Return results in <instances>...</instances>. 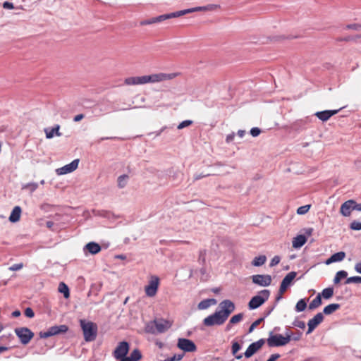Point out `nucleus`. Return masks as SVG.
Instances as JSON below:
<instances>
[{
  "mask_svg": "<svg viewBox=\"0 0 361 361\" xmlns=\"http://www.w3.org/2000/svg\"><path fill=\"white\" fill-rule=\"evenodd\" d=\"M220 310L216 311L214 314L207 317L203 320L206 326L214 325L220 326L225 323L230 314L235 309V304L230 300H224L219 303Z\"/></svg>",
  "mask_w": 361,
  "mask_h": 361,
  "instance_id": "nucleus-1",
  "label": "nucleus"
},
{
  "mask_svg": "<svg viewBox=\"0 0 361 361\" xmlns=\"http://www.w3.org/2000/svg\"><path fill=\"white\" fill-rule=\"evenodd\" d=\"M219 7V6L216 5V4H209L205 6L194 7L192 8L185 9V10H182L180 11H177V12L161 15L157 17H154V18H152L148 20H142L140 22V25H147L157 23H160V22H162L164 20H168V19H170L172 18L180 17L181 16H183V15H185L188 13H193V12L215 10V9L218 8Z\"/></svg>",
  "mask_w": 361,
  "mask_h": 361,
  "instance_id": "nucleus-2",
  "label": "nucleus"
},
{
  "mask_svg": "<svg viewBox=\"0 0 361 361\" xmlns=\"http://www.w3.org/2000/svg\"><path fill=\"white\" fill-rule=\"evenodd\" d=\"M130 349V345L126 341L120 342L115 348L113 355L116 360L120 361H139L142 358V353L137 348L134 349L130 356H126Z\"/></svg>",
  "mask_w": 361,
  "mask_h": 361,
  "instance_id": "nucleus-3",
  "label": "nucleus"
},
{
  "mask_svg": "<svg viewBox=\"0 0 361 361\" xmlns=\"http://www.w3.org/2000/svg\"><path fill=\"white\" fill-rule=\"evenodd\" d=\"M80 324L82 330L85 341L86 342L94 341L97 338L98 331L97 324L86 321L85 319H80Z\"/></svg>",
  "mask_w": 361,
  "mask_h": 361,
  "instance_id": "nucleus-4",
  "label": "nucleus"
},
{
  "mask_svg": "<svg viewBox=\"0 0 361 361\" xmlns=\"http://www.w3.org/2000/svg\"><path fill=\"white\" fill-rule=\"evenodd\" d=\"M270 291L264 289L259 292L258 295L252 297L248 303L249 309L254 310L258 308L264 304L269 298Z\"/></svg>",
  "mask_w": 361,
  "mask_h": 361,
  "instance_id": "nucleus-5",
  "label": "nucleus"
},
{
  "mask_svg": "<svg viewBox=\"0 0 361 361\" xmlns=\"http://www.w3.org/2000/svg\"><path fill=\"white\" fill-rule=\"evenodd\" d=\"M291 340V335L286 334V336L281 334L271 335L267 339V344L270 347L283 346L288 344Z\"/></svg>",
  "mask_w": 361,
  "mask_h": 361,
  "instance_id": "nucleus-6",
  "label": "nucleus"
},
{
  "mask_svg": "<svg viewBox=\"0 0 361 361\" xmlns=\"http://www.w3.org/2000/svg\"><path fill=\"white\" fill-rule=\"evenodd\" d=\"M179 75L178 73H154L149 75H145L147 83H155L160 82L166 80H171L177 77Z\"/></svg>",
  "mask_w": 361,
  "mask_h": 361,
  "instance_id": "nucleus-7",
  "label": "nucleus"
},
{
  "mask_svg": "<svg viewBox=\"0 0 361 361\" xmlns=\"http://www.w3.org/2000/svg\"><path fill=\"white\" fill-rule=\"evenodd\" d=\"M15 333L19 338L20 343L23 345L29 343L31 339L34 337V333L26 327L16 328L15 329Z\"/></svg>",
  "mask_w": 361,
  "mask_h": 361,
  "instance_id": "nucleus-8",
  "label": "nucleus"
},
{
  "mask_svg": "<svg viewBox=\"0 0 361 361\" xmlns=\"http://www.w3.org/2000/svg\"><path fill=\"white\" fill-rule=\"evenodd\" d=\"M159 285V279L156 276H151L149 284L145 288L146 295L149 297H154L157 293Z\"/></svg>",
  "mask_w": 361,
  "mask_h": 361,
  "instance_id": "nucleus-9",
  "label": "nucleus"
},
{
  "mask_svg": "<svg viewBox=\"0 0 361 361\" xmlns=\"http://www.w3.org/2000/svg\"><path fill=\"white\" fill-rule=\"evenodd\" d=\"M68 330V328L66 325H59V326H53L50 327L48 331L45 332H41L40 336L42 338H47L51 336H54L61 333H66Z\"/></svg>",
  "mask_w": 361,
  "mask_h": 361,
  "instance_id": "nucleus-10",
  "label": "nucleus"
},
{
  "mask_svg": "<svg viewBox=\"0 0 361 361\" xmlns=\"http://www.w3.org/2000/svg\"><path fill=\"white\" fill-rule=\"evenodd\" d=\"M264 343L265 341L263 338H261L257 341L251 343L244 353L245 357L247 358L252 357L264 345Z\"/></svg>",
  "mask_w": 361,
  "mask_h": 361,
  "instance_id": "nucleus-11",
  "label": "nucleus"
},
{
  "mask_svg": "<svg viewBox=\"0 0 361 361\" xmlns=\"http://www.w3.org/2000/svg\"><path fill=\"white\" fill-rule=\"evenodd\" d=\"M177 345L185 352H194L197 348L194 342L187 338H179Z\"/></svg>",
  "mask_w": 361,
  "mask_h": 361,
  "instance_id": "nucleus-12",
  "label": "nucleus"
},
{
  "mask_svg": "<svg viewBox=\"0 0 361 361\" xmlns=\"http://www.w3.org/2000/svg\"><path fill=\"white\" fill-rule=\"evenodd\" d=\"M297 274L295 271L289 272L282 280L279 288V293L283 295L295 278Z\"/></svg>",
  "mask_w": 361,
  "mask_h": 361,
  "instance_id": "nucleus-13",
  "label": "nucleus"
},
{
  "mask_svg": "<svg viewBox=\"0 0 361 361\" xmlns=\"http://www.w3.org/2000/svg\"><path fill=\"white\" fill-rule=\"evenodd\" d=\"M79 159H74L71 163L56 170L58 175H64L74 171L78 166Z\"/></svg>",
  "mask_w": 361,
  "mask_h": 361,
  "instance_id": "nucleus-14",
  "label": "nucleus"
},
{
  "mask_svg": "<svg viewBox=\"0 0 361 361\" xmlns=\"http://www.w3.org/2000/svg\"><path fill=\"white\" fill-rule=\"evenodd\" d=\"M252 281L259 286H268L271 283V278L269 275L257 274L252 276Z\"/></svg>",
  "mask_w": 361,
  "mask_h": 361,
  "instance_id": "nucleus-15",
  "label": "nucleus"
},
{
  "mask_svg": "<svg viewBox=\"0 0 361 361\" xmlns=\"http://www.w3.org/2000/svg\"><path fill=\"white\" fill-rule=\"evenodd\" d=\"M324 320L323 314L321 312L317 313L312 319H310L307 326L308 330L307 334H309L314 331V329L321 324Z\"/></svg>",
  "mask_w": 361,
  "mask_h": 361,
  "instance_id": "nucleus-16",
  "label": "nucleus"
},
{
  "mask_svg": "<svg viewBox=\"0 0 361 361\" xmlns=\"http://www.w3.org/2000/svg\"><path fill=\"white\" fill-rule=\"evenodd\" d=\"M343 107L340 108L336 110H325L322 111H317L314 114V115L321 121H328L332 116L338 113L340 110H341Z\"/></svg>",
  "mask_w": 361,
  "mask_h": 361,
  "instance_id": "nucleus-17",
  "label": "nucleus"
},
{
  "mask_svg": "<svg viewBox=\"0 0 361 361\" xmlns=\"http://www.w3.org/2000/svg\"><path fill=\"white\" fill-rule=\"evenodd\" d=\"M124 84L126 85H145L147 84L146 77L145 75L128 77L124 80Z\"/></svg>",
  "mask_w": 361,
  "mask_h": 361,
  "instance_id": "nucleus-18",
  "label": "nucleus"
},
{
  "mask_svg": "<svg viewBox=\"0 0 361 361\" xmlns=\"http://www.w3.org/2000/svg\"><path fill=\"white\" fill-rule=\"evenodd\" d=\"M354 204H355V201L353 200L345 201L341 206V214L344 216H349L351 214L352 210L354 209Z\"/></svg>",
  "mask_w": 361,
  "mask_h": 361,
  "instance_id": "nucleus-19",
  "label": "nucleus"
},
{
  "mask_svg": "<svg viewBox=\"0 0 361 361\" xmlns=\"http://www.w3.org/2000/svg\"><path fill=\"white\" fill-rule=\"evenodd\" d=\"M154 324L158 333H164L167 331L172 325L171 322L166 319L154 320Z\"/></svg>",
  "mask_w": 361,
  "mask_h": 361,
  "instance_id": "nucleus-20",
  "label": "nucleus"
},
{
  "mask_svg": "<svg viewBox=\"0 0 361 361\" xmlns=\"http://www.w3.org/2000/svg\"><path fill=\"white\" fill-rule=\"evenodd\" d=\"M307 242V238L304 235H298L293 238L292 241V246L295 249L300 248Z\"/></svg>",
  "mask_w": 361,
  "mask_h": 361,
  "instance_id": "nucleus-21",
  "label": "nucleus"
},
{
  "mask_svg": "<svg viewBox=\"0 0 361 361\" xmlns=\"http://www.w3.org/2000/svg\"><path fill=\"white\" fill-rule=\"evenodd\" d=\"M345 257V253L343 251L336 252L332 255L326 261V264H330L334 262H341Z\"/></svg>",
  "mask_w": 361,
  "mask_h": 361,
  "instance_id": "nucleus-22",
  "label": "nucleus"
},
{
  "mask_svg": "<svg viewBox=\"0 0 361 361\" xmlns=\"http://www.w3.org/2000/svg\"><path fill=\"white\" fill-rule=\"evenodd\" d=\"M21 212V208L19 206H16L11 212L9 221L13 223L18 221L20 218Z\"/></svg>",
  "mask_w": 361,
  "mask_h": 361,
  "instance_id": "nucleus-23",
  "label": "nucleus"
},
{
  "mask_svg": "<svg viewBox=\"0 0 361 361\" xmlns=\"http://www.w3.org/2000/svg\"><path fill=\"white\" fill-rule=\"evenodd\" d=\"M243 318V314L239 313L233 315L229 320L228 323L226 325V330H230L232 328V326L242 321Z\"/></svg>",
  "mask_w": 361,
  "mask_h": 361,
  "instance_id": "nucleus-24",
  "label": "nucleus"
},
{
  "mask_svg": "<svg viewBox=\"0 0 361 361\" xmlns=\"http://www.w3.org/2000/svg\"><path fill=\"white\" fill-rule=\"evenodd\" d=\"M85 249L87 250L90 253L95 255L100 252L101 247L99 244L94 242H91L85 245Z\"/></svg>",
  "mask_w": 361,
  "mask_h": 361,
  "instance_id": "nucleus-25",
  "label": "nucleus"
},
{
  "mask_svg": "<svg viewBox=\"0 0 361 361\" xmlns=\"http://www.w3.org/2000/svg\"><path fill=\"white\" fill-rule=\"evenodd\" d=\"M216 303V300L215 299H206L202 300L198 304V309L200 310H206L209 307L212 305H215Z\"/></svg>",
  "mask_w": 361,
  "mask_h": 361,
  "instance_id": "nucleus-26",
  "label": "nucleus"
},
{
  "mask_svg": "<svg viewBox=\"0 0 361 361\" xmlns=\"http://www.w3.org/2000/svg\"><path fill=\"white\" fill-rule=\"evenodd\" d=\"M59 129L60 126L59 125H56L55 127L52 128L50 130L46 129L45 133L47 138H52L54 136V135L57 136H61V133H59Z\"/></svg>",
  "mask_w": 361,
  "mask_h": 361,
  "instance_id": "nucleus-27",
  "label": "nucleus"
},
{
  "mask_svg": "<svg viewBox=\"0 0 361 361\" xmlns=\"http://www.w3.org/2000/svg\"><path fill=\"white\" fill-rule=\"evenodd\" d=\"M340 307H341V305L338 303H332V304H330V305L326 306L324 308L323 312H324V314H327V315L331 314L333 312L338 310L340 308Z\"/></svg>",
  "mask_w": 361,
  "mask_h": 361,
  "instance_id": "nucleus-28",
  "label": "nucleus"
},
{
  "mask_svg": "<svg viewBox=\"0 0 361 361\" xmlns=\"http://www.w3.org/2000/svg\"><path fill=\"white\" fill-rule=\"evenodd\" d=\"M322 305L321 295L318 294L309 305L310 310H314Z\"/></svg>",
  "mask_w": 361,
  "mask_h": 361,
  "instance_id": "nucleus-29",
  "label": "nucleus"
},
{
  "mask_svg": "<svg viewBox=\"0 0 361 361\" xmlns=\"http://www.w3.org/2000/svg\"><path fill=\"white\" fill-rule=\"evenodd\" d=\"M241 346L237 341H233L232 343L231 351L232 354L235 355V358L240 360L243 357V355H236V353L240 350Z\"/></svg>",
  "mask_w": 361,
  "mask_h": 361,
  "instance_id": "nucleus-30",
  "label": "nucleus"
},
{
  "mask_svg": "<svg viewBox=\"0 0 361 361\" xmlns=\"http://www.w3.org/2000/svg\"><path fill=\"white\" fill-rule=\"evenodd\" d=\"M267 261L265 255H260L254 258L252 262V264L255 267H259L263 265Z\"/></svg>",
  "mask_w": 361,
  "mask_h": 361,
  "instance_id": "nucleus-31",
  "label": "nucleus"
},
{
  "mask_svg": "<svg viewBox=\"0 0 361 361\" xmlns=\"http://www.w3.org/2000/svg\"><path fill=\"white\" fill-rule=\"evenodd\" d=\"M348 276V273L345 271H339L336 273L334 279V283L337 284L342 279L346 278Z\"/></svg>",
  "mask_w": 361,
  "mask_h": 361,
  "instance_id": "nucleus-32",
  "label": "nucleus"
},
{
  "mask_svg": "<svg viewBox=\"0 0 361 361\" xmlns=\"http://www.w3.org/2000/svg\"><path fill=\"white\" fill-rule=\"evenodd\" d=\"M59 290L63 293L64 298H68L70 296L69 289L64 283H60Z\"/></svg>",
  "mask_w": 361,
  "mask_h": 361,
  "instance_id": "nucleus-33",
  "label": "nucleus"
},
{
  "mask_svg": "<svg viewBox=\"0 0 361 361\" xmlns=\"http://www.w3.org/2000/svg\"><path fill=\"white\" fill-rule=\"evenodd\" d=\"M306 307H307V303H306L305 300L304 299H301L297 302V304L295 305V310L297 312H302V311H304Z\"/></svg>",
  "mask_w": 361,
  "mask_h": 361,
  "instance_id": "nucleus-34",
  "label": "nucleus"
},
{
  "mask_svg": "<svg viewBox=\"0 0 361 361\" xmlns=\"http://www.w3.org/2000/svg\"><path fill=\"white\" fill-rule=\"evenodd\" d=\"M334 295V289L333 288H326L324 289L322 292V295L325 299H329L331 298Z\"/></svg>",
  "mask_w": 361,
  "mask_h": 361,
  "instance_id": "nucleus-35",
  "label": "nucleus"
},
{
  "mask_svg": "<svg viewBox=\"0 0 361 361\" xmlns=\"http://www.w3.org/2000/svg\"><path fill=\"white\" fill-rule=\"evenodd\" d=\"M359 38H361V35H358L355 37L346 36L345 37H338V38H336V42H350V41H354Z\"/></svg>",
  "mask_w": 361,
  "mask_h": 361,
  "instance_id": "nucleus-36",
  "label": "nucleus"
},
{
  "mask_svg": "<svg viewBox=\"0 0 361 361\" xmlns=\"http://www.w3.org/2000/svg\"><path fill=\"white\" fill-rule=\"evenodd\" d=\"M345 30H353L355 31H361V24L360 23H350L345 26Z\"/></svg>",
  "mask_w": 361,
  "mask_h": 361,
  "instance_id": "nucleus-37",
  "label": "nucleus"
},
{
  "mask_svg": "<svg viewBox=\"0 0 361 361\" xmlns=\"http://www.w3.org/2000/svg\"><path fill=\"white\" fill-rule=\"evenodd\" d=\"M128 178V176L127 175H123L120 176L118 178V185L119 188H124L126 185V181Z\"/></svg>",
  "mask_w": 361,
  "mask_h": 361,
  "instance_id": "nucleus-38",
  "label": "nucleus"
},
{
  "mask_svg": "<svg viewBox=\"0 0 361 361\" xmlns=\"http://www.w3.org/2000/svg\"><path fill=\"white\" fill-rule=\"evenodd\" d=\"M310 208V205H309V204L301 206L298 208L297 214H298L300 215L305 214L309 211Z\"/></svg>",
  "mask_w": 361,
  "mask_h": 361,
  "instance_id": "nucleus-39",
  "label": "nucleus"
},
{
  "mask_svg": "<svg viewBox=\"0 0 361 361\" xmlns=\"http://www.w3.org/2000/svg\"><path fill=\"white\" fill-rule=\"evenodd\" d=\"M361 283V276H351L346 279L345 283Z\"/></svg>",
  "mask_w": 361,
  "mask_h": 361,
  "instance_id": "nucleus-40",
  "label": "nucleus"
},
{
  "mask_svg": "<svg viewBox=\"0 0 361 361\" xmlns=\"http://www.w3.org/2000/svg\"><path fill=\"white\" fill-rule=\"evenodd\" d=\"M264 320L263 318H259L258 319H257L256 321H255L250 326L249 328V331L248 332L249 333H251L253 331V330L258 326L261 324V322Z\"/></svg>",
  "mask_w": 361,
  "mask_h": 361,
  "instance_id": "nucleus-41",
  "label": "nucleus"
},
{
  "mask_svg": "<svg viewBox=\"0 0 361 361\" xmlns=\"http://www.w3.org/2000/svg\"><path fill=\"white\" fill-rule=\"evenodd\" d=\"M192 123V121L191 120H185L180 123L178 126V129L180 130L185 127H188L190 126Z\"/></svg>",
  "mask_w": 361,
  "mask_h": 361,
  "instance_id": "nucleus-42",
  "label": "nucleus"
},
{
  "mask_svg": "<svg viewBox=\"0 0 361 361\" xmlns=\"http://www.w3.org/2000/svg\"><path fill=\"white\" fill-rule=\"evenodd\" d=\"M350 228L352 230H356V231L361 230V222L354 221L350 224Z\"/></svg>",
  "mask_w": 361,
  "mask_h": 361,
  "instance_id": "nucleus-43",
  "label": "nucleus"
},
{
  "mask_svg": "<svg viewBox=\"0 0 361 361\" xmlns=\"http://www.w3.org/2000/svg\"><path fill=\"white\" fill-rule=\"evenodd\" d=\"M281 261V257L278 255L274 256L270 262V267H274L277 265Z\"/></svg>",
  "mask_w": 361,
  "mask_h": 361,
  "instance_id": "nucleus-44",
  "label": "nucleus"
},
{
  "mask_svg": "<svg viewBox=\"0 0 361 361\" xmlns=\"http://www.w3.org/2000/svg\"><path fill=\"white\" fill-rule=\"evenodd\" d=\"M25 315L27 317L32 318L35 316V313L32 308L27 307L25 310Z\"/></svg>",
  "mask_w": 361,
  "mask_h": 361,
  "instance_id": "nucleus-45",
  "label": "nucleus"
},
{
  "mask_svg": "<svg viewBox=\"0 0 361 361\" xmlns=\"http://www.w3.org/2000/svg\"><path fill=\"white\" fill-rule=\"evenodd\" d=\"M23 267V264H14L11 267H9V270L11 271H18L21 269Z\"/></svg>",
  "mask_w": 361,
  "mask_h": 361,
  "instance_id": "nucleus-46",
  "label": "nucleus"
},
{
  "mask_svg": "<svg viewBox=\"0 0 361 361\" xmlns=\"http://www.w3.org/2000/svg\"><path fill=\"white\" fill-rule=\"evenodd\" d=\"M261 133V130L259 128H252L250 130V134L253 136V137H257Z\"/></svg>",
  "mask_w": 361,
  "mask_h": 361,
  "instance_id": "nucleus-47",
  "label": "nucleus"
},
{
  "mask_svg": "<svg viewBox=\"0 0 361 361\" xmlns=\"http://www.w3.org/2000/svg\"><path fill=\"white\" fill-rule=\"evenodd\" d=\"M294 326L300 328V329H305V323L303 321H295L293 323Z\"/></svg>",
  "mask_w": 361,
  "mask_h": 361,
  "instance_id": "nucleus-48",
  "label": "nucleus"
},
{
  "mask_svg": "<svg viewBox=\"0 0 361 361\" xmlns=\"http://www.w3.org/2000/svg\"><path fill=\"white\" fill-rule=\"evenodd\" d=\"M3 7L6 9H13L14 8L13 4L8 1H5L3 4Z\"/></svg>",
  "mask_w": 361,
  "mask_h": 361,
  "instance_id": "nucleus-49",
  "label": "nucleus"
},
{
  "mask_svg": "<svg viewBox=\"0 0 361 361\" xmlns=\"http://www.w3.org/2000/svg\"><path fill=\"white\" fill-rule=\"evenodd\" d=\"M183 358V355H174L173 357H169L171 361H178Z\"/></svg>",
  "mask_w": 361,
  "mask_h": 361,
  "instance_id": "nucleus-50",
  "label": "nucleus"
},
{
  "mask_svg": "<svg viewBox=\"0 0 361 361\" xmlns=\"http://www.w3.org/2000/svg\"><path fill=\"white\" fill-rule=\"evenodd\" d=\"M280 357L279 354H272L267 361H276Z\"/></svg>",
  "mask_w": 361,
  "mask_h": 361,
  "instance_id": "nucleus-51",
  "label": "nucleus"
},
{
  "mask_svg": "<svg viewBox=\"0 0 361 361\" xmlns=\"http://www.w3.org/2000/svg\"><path fill=\"white\" fill-rule=\"evenodd\" d=\"M85 117V116L82 114H78L76 115L74 118H73V121L75 122H78L80 121H81L83 118Z\"/></svg>",
  "mask_w": 361,
  "mask_h": 361,
  "instance_id": "nucleus-52",
  "label": "nucleus"
},
{
  "mask_svg": "<svg viewBox=\"0 0 361 361\" xmlns=\"http://www.w3.org/2000/svg\"><path fill=\"white\" fill-rule=\"evenodd\" d=\"M355 269L357 272L361 274V262L355 264Z\"/></svg>",
  "mask_w": 361,
  "mask_h": 361,
  "instance_id": "nucleus-53",
  "label": "nucleus"
},
{
  "mask_svg": "<svg viewBox=\"0 0 361 361\" xmlns=\"http://www.w3.org/2000/svg\"><path fill=\"white\" fill-rule=\"evenodd\" d=\"M20 315V312L19 310H16L12 312V316L13 317H17Z\"/></svg>",
  "mask_w": 361,
  "mask_h": 361,
  "instance_id": "nucleus-54",
  "label": "nucleus"
},
{
  "mask_svg": "<svg viewBox=\"0 0 361 361\" xmlns=\"http://www.w3.org/2000/svg\"><path fill=\"white\" fill-rule=\"evenodd\" d=\"M354 209H356L357 211H360L361 212V204H354V207H353Z\"/></svg>",
  "mask_w": 361,
  "mask_h": 361,
  "instance_id": "nucleus-55",
  "label": "nucleus"
},
{
  "mask_svg": "<svg viewBox=\"0 0 361 361\" xmlns=\"http://www.w3.org/2000/svg\"><path fill=\"white\" fill-rule=\"evenodd\" d=\"M245 133V131L243 130H239L238 132V135L240 137H243L244 136Z\"/></svg>",
  "mask_w": 361,
  "mask_h": 361,
  "instance_id": "nucleus-56",
  "label": "nucleus"
},
{
  "mask_svg": "<svg viewBox=\"0 0 361 361\" xmlns=\"http://www.w3.org/2000/svg\"><path fill=\"white\" fill-rule=\"evenodd\" d=\"M46 225L48 228H51L54 226V222L51 221H48L46 223Z\"/></svg>",
  "mask_w": 361,
  "mask_h": 361,
  "instance_id": "nucleus-57",
  "label": "nucleus"
},
{
  "mask_svg": "<svg viewBox=\"0 0 361 361\" xmlns=\"http://www.w3.org/2000/svg\"><path fill=\"white\" fill-rule=\"evenodd\" d=\"M7 350H8L7 347L0 346V354L6 351Z\"/></svg>",
  "mask_w": 361,
  "mask_h": 361,
  "instance_id": "nucleus-58",
  "label": "nucleus"
},
{
  "mask_svg": "<svg viewBox=\"0 0 361 361\" xmlns=\"http://www.w3.org/2000/svg\"><path fill=\"white\" fill-rule=\"evenodd\" d=\"M301 334H298V336H295V337H293L292 339L294 341H298L300 338Z\"/></svg>",
  "mask_w": 361,
  "mask_h": 361,
  "instance_id": "nucleus-59",
  "label": "nucleus"
},
{
  "mask_svg": "<svg viewBox=\"0 0 361 361\" xmlns=\"http://www.w3.org/2000/svg\"><path fill=\"white\" fill-rule=\"evenodd\" d=\"M204 176H205L196 175L194 178H195V180H199V179H200V178H202V177H204Z\"/></svg>",
  "mask_w": 361,
  "mask_h": 361,
  "instance_id": "nucleus-60",
  "label": "nucleus"
},
{
  "mask_svg": "<svg viewBox=\"0 0 361 361\" xmlns=\"http://www.w3.org/2000/svg\"><path fill=\"white\" fill-rule=\"evenodd\" d=\"M282 295H281V293H279V295H277V297L276 298V301L280 300L282 298Z\"/></svg>",
  "mask_w": 361,
  "mask_h": 361,
  "instance_id": "nucleus-61",
  "label": "nucleus"
},
{
  "mask_svg": "<svg viewBox=\"0 0 361 361\" xmlns=\"http://www.w3.org/2000/svg\"><path fill=\"white\" fill-rule=\"evenodd\" d=\"M204 255H205V251H204V252H200V257H202L203 260L204 259Z\"/></svg>",
  "mask_w": 361,
  "mask_h": 361,
  "instance_id": "nucleus-62",
  "label": "nucleus"
},
{
  "mask_svg": "<svg viewBox=\"0 0 361 361\" xmlns=\"http://www.w3.org/2000/svg\"><path fill=\"white\" fill-rule=\"evenodd\" d=\"M312 231V228H310V229L306 232V233H307V234H308V235H311Z\"/></svg>",
  "mask_w": 361,
  "mask_h": 361,
  "instance_id": "nucleus-63",
  "label": "nucleus"
},
{
  "mask_svg": "<svg viewBox=\"0 0 361 361\" xmlns=\"http://www.w3.org/2000/svg\"><path fill=\"white\" fill-rule=\"evenodd\" d=\"M3 329H4L3 325L0 324V333L1 332V331L3 330Z\"/></svg>",
  "mask_w": 361,
  "mask_h": 361,
  "instance_id": "nucleus-64",
  "label": "nucleus"
}]
</instances>
